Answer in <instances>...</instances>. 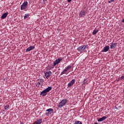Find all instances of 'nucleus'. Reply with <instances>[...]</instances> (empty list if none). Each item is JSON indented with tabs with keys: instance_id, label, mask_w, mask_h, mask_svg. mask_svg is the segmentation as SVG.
<instances>
[{
	"instance_id": "dca6fc26",
	"label": "nucleus",
	"mask_w": 124,
	"mask_h": 124,
	"mask_svg": "<svg viewBox=\"0 0 124 124\" xmlns=\"http://www.w3.org/2000/svg\"><path fill=\"white\" fill-rule=\"evenodd\" d=\"M116 47H117V45L115 43H111V45L110 46V49L116 48Z\"/></svg>"
},
{
	"instance_id": "f3484780",
	"label": "nucleus",
	"mask_w": 124,
	"mask_h": 124,
	"mask_svg": "<svg viewBox=\"0 0 124 124\" xmlns=\"http://www.w3.org/2000/svg\"><path fill=\"white\" fill-rule=\"evenodd\" d=\"M4 110H8V109H10V106L8 105H4Z\"/></svg>"
},
{
	"instance_id": "39448f33",
	"label": "nucleus",
	"mask_w": 124,
	"mask_h": 124,
	"mask_svg": "<svg viewBox=\"0 0 124 124\" xmlns=\"http://www.w3.org/2000/svg\"><path fill=\"white\" fill-rule=\"evenodd\" d=\"M54 112V109L52 108H48L46 110V116H50L52 113Z\"/></svg>"
},
{
	"instance_id": "9b49d317",
	"label": "nucleus",
	"mask_w": 124,
	"mask_h": 124,
	"mask_svg": "<svg viewBox=\"0 0 124 124\" xmlns=\"http://www.w3.org/2000/svg\"><path fill=\"white\" fill-rule=\"evenodd\" d=\"M34 48H35V46H30L26 49V52H30V51H31V50H33Z\"/></svg>"
},
{
	"instance_id": "aec40b11",
	"label": "nucleus",
	"mask_w": 124,
	"mask_h": 124,
	"mask_svg": "<svg viewBox=\"0 0 124 124\" xmlns=\"http://www.w3.org/2000/svg\"><path fill=\"white\" fill-rule=\"evenodd\" d=\"M97 32H98V30L95 29L93 32V35H95V34L97 33Z\"/></svg>"
},
{
	"instance_id": "6ab92c4d",
	"label": "nucleus",
	"mask_w": 124,
	"mask_h": 124,
	"mask_svg": "<svg viewBox=\"0 0 124 124\" xmlns=\"http://www.w3.org/2000/svg\"><path fill=\"white\" fill-rule=\"evenodd\" d=\"M51 90H52V87L49 86L45 90H46L47 93H49L50 91H51Z\"/></svg>"
},
{
	"instance_id": "ddd939ff",
	"label": "nucleus",
	"mask_w": 124,
	"mask_h": 124,
	"mask_svg": "<svg viewBox=\"0 0 124 124\" xmlns=\"http://www.w3.org/2000/svg\"><path fill=\"white\" fill-rule=\"evenodd\" d=\"M42 123V119H37L32 124H41Z\"/></svg>"
},
{
	"instance_id": "f8f14e48",
	"label": "nucleus",
	"mask_w": 124,
	"mask_h": 124,
	"mask_svg": "<svg viewBox=\"0 0 124 124\" xmlns=\"http://www.w3.org/2000/svg\"><path fill=\"white\" fill-rule=\"evenodd\" d=\"M47 92L46 91L44 90L42 92L40 93V95H42V96H46V95H47Z\"/></svg>"
},
{
	"instance_id": "412c9836",
	"label": "nucleus",
	"mask_w": 124,
	"mask_h": 124,
	"mask_svg": "<svg viewBox=\"0 0 124 124\" xmlns=\"http://www.w3.org/2000/svg\"><path fill=\"white\" fill-rule=\"evenodd\" d=\"M88 79L85 78L83 81V85H88Z\"/></svg>"
},
{
	"instance_id": "a211bd4d",
	"label": "nucleus",
	"mask_w": 124,
	"mask_h": 124,
	"mask_svg": "<svg viewBox=\"0 0 124 124\" xmlns=\"http://www.w3.org/2000/svg\"><path fill=\"white\" fill-rule=\"evenodd\" d=\"M43 85V84H42V82H39L38 81V82L36 84V87H38V88H39V87H42Z\"/></svg>"
},
{
	"instance_id": "4be33fe9",
	"label": "nucleus",
	"mask_w": 124,
	"mask_h": 124,
	"mask_svg": "<svg viewBox=\"0 0 124 124\" xmlns=\"http://www.w3.org/2000/svg\"><path fill=\"white\" fill-rule=\"evenodd\" d=\"M74 124H82L81 121H77L75 122Z\"/></svg>"
},
{
	"instance_id": "393cba45",
	"label": "nucleus",
	"mask_w": 124,
	"mask_h": 124,
	"mask_svg": "<svg viewBox=\"0 0 124 124\" xmlns=\"http://www.w3.org/2000/svg\"><path fill=\"white\" fill-rule=\"evenodd\" d=\"M121 79H124V75L121 76Z\"/></svg>"
},
{
	"instance_id": "423d86ee",
	"label": "nucleus",
	"mask_w": 124,
	"mask_h": 124,
	"mask_svg": "<svg viewBox=\"0 0 124 124\" xmlns=\"http://www.w3.org/2000/svg\"><path fill=\"white\" fill-rule=\"evenodd\" d=\"M87 47H88V46L83 45L80 46H79L78 48V51H79V52H83L84 50H85V49H86Z\"/></svg>"
},
{
	"instance_id": "bb28decb",
	"label": "nucleus",
	"mask_w": 124,
	"mask_h": 124,
	"mask_svg": "<svg viewBox=\"0 0 124 124\" xmlns=\"http://www.w3.org/2000/svg\"><path fill=\"white\" fill-rule=\"evenodd\" d=\"M115 109H118V108H117V107H115Z\"/></svg>"
},
{
	"instance_id": "4468645a",
	"label": "nucleus",
	"mask_w": 124,
	"mask_h": 124,
	"mask_svg": "<svg viewBox=\"0 0 124 124\" xmlns=\"http://www.w3.org/2000/svg\"><path fill=\"white\" fill-rule=\"evenodd\" d=\"M106 119H107V117L106 116H104L102 118H99L97 121L98 122H103V121H105V120H106Z\"/></svg>"
},
{
	"instance_id": "f03ea898",
	"label": "nucleus",
	"mask_w": 124,
	"mask_h": 124,
	"mask_svg": "<svg viewBox=\"0 0 124 124\" xmlns=\"http://www.w3.org/2000/svg\"><path fill=\"white\" fill-rule=\"evenodd\" d=\"M63 59L62 57H60L58 58V59H56L54 62H53V65L51 66V68H54L57 64H59L60 62H61V61H62Z\"/></svg>"
},
{
	"instance_id": "f257e3e1",
	"label": "nucleus",
	"mask_w": 124,
	"mask_h": 124,
	"mask_svg": "<svg viewBox=\"0 0 124 124\" xmlns=\"http://www.w3.org/2000/svg\"><path fill=\"white\" fill-rule=\"evenodd\" d=\"M67 103V100L66 99H63L62 100L58 105V108H62L63 106H65Z\"/></svg>"
},
{
	"instance_id": "7ed1b4c3",
	"label": "nucleus",
	"mask_w": 124,
	"mask_h": 124,
	"mask_svg": "<svg viewBox=\"0 0 124 124\" xmlns=\"http://www.w3.org/2000/svg\"><path fill=\"white\" fill-rule=\"evenodd\" d=\"M28 7V1H25L20 7V10H25Z\"/></svg>"
},
{
	"instance_id": "5701e85b",
	"label": "nucleus",
	"mask_w": 124,
	"mask_h": 124,
	"mask_svg": "<svg viewBox=\"0 0 124 124\" xmlns=\"http://www.w3.org/2000/svg\"><path fill=\"white\" fill-rule=\"evenodd\" d=\"M29 14H25L24 16V19H27V18H29Z\"/></svg>"
},
{
	"instance_id": "6e6552de",
	"label": "nucleus",
	"mask_w": 124,
	"mask_h": 124,
	"mask_svg": "<svg viewBox=\"0 0 124 124\" xmlns=\"http://www.w3.org/2000/svg\"><path fill=\"white\" fill-rule=\"evenodd\" d=\"M51 74H52V72L51 71L46 72L45 74V76L46 79H49V78L50 77V76Z\"/></svg>"
},
{
	"instance_id": "2eb2a0df",
	"label": "nucleus",
	"mask_w": 124,
	"mask_h": 124,
	"mask_svg": "<svg viewBox=\"0 0 124 124\" xmlns=\"http://www.w3.org/2000/svg\"><path fill=\"white\" fill-rule=\"evenodd\" d=\"M7 15H8V13L3 14L1 16V19H5L7 17Z\"/></svg>"
},
{
	"instance_id": "1a4fd4ad",
	"label": "nucleus",
	"mask_w": 124,
	"mask_h": 124,
	"mask_svg": "<svg viewBox=\"0 0 124 124\" xmlns=\"http://www.w3.org/2000/svg\"><path fill=\"white\" fill-rule=\"evenodd\" d=\"M109 49H110V47L109 46H107L104 47L103 49L101 51V52H108Z\"/></svg>"
},
{
	"instance_id": "a878e982",
	"label": "nucleus",
	"mask_w": 124,
	"mask_h": 124,
	"mask_svg": "<svg viewBox=\"0 0 124 124\" xmlns=\"http://www.w3.org/2000/svg\"><path fill=\"white\" fill-rule=\"evenodd\" d=\"M72 0H68V2H71Z\"/></svg>"
},
{
	"instance_id": "b1692460",
	"label": "nucleus",
	"mask_w": 124,
	"mask_h": 124,
	"mask_svg": "<svg viewBox=\"0 0 124 124\" xmlns=\"http://www.w3.org/2000/svg\"><path fill=\"white\" fill-rule=\"evenodd\" d=\"M114 0H110V1H108V3H111V2H113Z\"/></svg>"
},
{
	"instance_id": "0eeeda50",
	"label": "nucleus",
	"mask_w": 124,
	"mask_h": 124,
	"mask_svg": "<svg viewBox=\"0 0 124 124\" xmlns=\"http://www.w3.org/2000/svg\"><path fill=\"white\" fill-rule=\"evenodd\" d=\"M87 13V12L84 10H82L79 14V16L80 17H84V16H86V14Z\"/></svg>"
},
{
	"instance_id": "9d476101",
	"label": "nucleus",
	"mask_w": 124,
	"mask_h": 124,
	"mask_svg": "<svg viewBox=\"0 0 124 124\" xmlns=\"http://www.w3.org/2000/svg\"><path fill=\"white\" fill-rule=\"evenodd\" d=\"M74 84H75V79H72L70 82H69L67 87H72Z\"/></svg>"
},
{
	"instance_id": "20e7f679",
	"label": "nucleus",
	"mask_w": 124,
	"mask_h": 124,
	"mask_svg": "<svg viewBox=\"0 0 124 124\" xmlns=\"http://www.w3.org/2000/svg\"><path fill=\"white\" fill-rule=\"evenodd\" d=\"M71 68V66L69 65L67 67H65V69L62 71L60 74V75H63V74H66V72H67L68 70H69Z\"/></svg>"
}]
</instances>
